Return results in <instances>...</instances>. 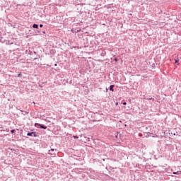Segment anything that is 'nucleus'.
<instances>
[{"mask_svg": "<svg viewBox=\"0 0 181 181\" xmlns=\"http://www.w3.org/2000/svg\"><path fill=\"white\" fill-rule=\"evenodd\" d=\"M35 125H38V127H40V128H42V129H47V127L43 125V124H40L39 123H36Z\"/></svg>", "mask_w": 181, "mask_h": 181, "instance_id": "1", "label": "nucleus"}, {"mask_svg": "<svg viewBox=\"0 0 181 181\" xmlns=\"http://www.w3.org/2000/svg\"><path fill=\"white\" fill-rule=\"evenodd\" d=\"M28 136H36V133L30 132L27 134Z\"/></svg>", "mask_w": 181, "mask_h": 181, "instance_id": "2", "label": "nucleus"}, {"mask_svg": "<svg viewBox=\"0 0 181 181\" xmlns=\"http://www.w3.org/2000/svg\"><path fill=\"white\" fill-rule=\"evenodd\" d=\"M114 87H115L114 85H111V86H110V91H114Z\"/></svg>", "mask_w": 181, "mask_h": 181, "instance_id": "3", "label": "nucleus"}, {"mask_svg": "<svg viewBox=\"0 0 181 181\" xmlns=\"http://www.w3.org/2000/svg\"><path fill=\"white\" fill-rule=\"evenodd\" d=\"M33 28H34V29H38L39 28V25H37V24H34L33 25Z\"/></svg>", "mask_w": 181, "mask_h": 181, "instance_id": "4", "label": "nucleus"}, {"mask_svg": "<svg viewBox=\"0 0 181 181\" xmlns=\"http://www.w3.org/2000/svg\"><path fill=\"white\" fill-rule=\"evenodd\" d=\"M173 175H180V173H181V171H177V172H173Z\"/></svg>", "mask_w": 181, "mask_h": 181, "instance_id": "5", "label": "nucleus"}, {"mask_svg": "<svg viewBox=\"0 0 181 181\" xmlns=\"http://www.w3.org/2000/svg\"><path fill=\"white\" fill-rule=\"evenodd\" d=\"M54 151V149H51V150H49V155H52V153H50V152H53Z\"/></svg>", "mask_w": 181, "mask_h": 181, "instance_id": "6", "label": "nucleus"}, {"mask_svg": "<svg viewBox=\"0 0 181 181\" xmlns=\"http://www.w3.org/2000/svg\"><path fill=\"white\" fill-rule=\"evenodd\" d=\"M147 100H154V99H153V98H147Z\"/></svg>", "mask_w": 181, "mask_h": 181, "instance_id": "7", "label": "nucleus"}, {"mask_svg": "<svg viewBox=\"0 0 181 181\" xmlns=\"http://www.w3.org/2000/svg\"><path fill=\"white\" fill-rule=\"evenodd\" d=\"M21 76H22V74L20 73L18 74V77H21Z\"/></svg>", "mask_w": 181, "mask_h": 181, "instance_id": "8", "label": "nucleus"}, {"mask_svg": "<svg viewBox=\"0 0 181 181\" xmlns=\"http://www.w3.org/2000/svg\"><path fill=\"white\" fill-rule=\"evenodd\" d=\"M40 28H43V25L42 24H40Z\"/></svg>", "mask_w": 181, "mask_h": 181, "instance_id": "9", "label": "nucleus"}, {"mask_svg": "<svg viewBox=\"0 0 181 181\" xmlns=\"http://www.w3.org/2000/svg\"><path fill=\"white\" fill-rule=\"evenodd\" d=\"M123 105H127V103H123Z\"/></svg>", "mask_w": 181, "mask_h": 181, "instance_id": "10", "label": "nucleus"}, {"mask_svg": "<svg viewBox=\"0 0 181 181\" xmlns=\"http://www.w3.org/2000/svg\"><path fill=\"white\" fill-rule=\"evenodd\" d=\"M12 134H13V132H15V130H11Z\"/></svg>", "mask_w": 181, "mask_h": 181, "instance_id": "11", "label": "nucleus"}, {"mask_svg": "<svg viewBox=\"0 0 181 181\" xmlns=\"http://www.w3.org/2000/svg\"><path fill=\"white\" fill-rule=\"evenodd\" d=\"M178 62H179L178 60L175 59V63H177Z\"/></svg>", "mask_w": 181, "mask_h": 181, "instance_id": "12", "label": "nucleus"}, {"mask_svg": "<svg viewBox=\"0 0 181 181\" xmlns=\"http://www.w3.org/2000/svg\"><path fill=\"white\" fill-rule=\"evenodd\" d=\"M115 62H118V59H115Z\"/></svg>", "mask_w": 181, "mask_h": 181, "instance_id": "13", "label": "nucleus"}, {"mask_svg": "<svg viewBox=\"0 0 181 181\" xmlns=\"http://www.w3.org/2000/svg\"><path fill=\"white\" fill-rule=\"evenodd\" d=\"M115 105H118V102H117V103H115Z\"/></svg>", "mask_w": 181, "mask_h": 181, "instance_id": "14", "label": "nucleus"}]
</instances>
